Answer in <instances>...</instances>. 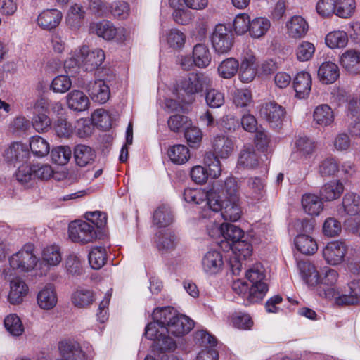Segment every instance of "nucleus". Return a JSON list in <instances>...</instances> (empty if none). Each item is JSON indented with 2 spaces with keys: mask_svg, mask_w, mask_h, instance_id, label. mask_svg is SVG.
Here are the masks:
<instances>
[{
  "mask_svg": "<svg viewBox=\"0 0 360 360\" xmlns=\"http://www.w3.org/2000/svg\"><path fill=\"white\" fill-rule=\"evenodd\" d=\"M219 158L212 153H207L204 158L205 164L208 167V175L212 178H218L221 173V165Z\"/></svg>",
  "mask_w": 360,
  "mask_h": 360,
  "instance_id": "obj_56",
  "label": "nucleus"
},
{
  "mask_svg": "<svg viewBox=\"0 0 360 360\" xmlns=\"http://www.w3.org/2000/svg\"><path fill=\"white\" fill-rule=\"evenodd\" d=\"M231 321L234 327L242 330L250 329L253 325V321L250 316L241 312L233 314Z\"/></svg>",
  "mask_w": 360,
  "mask_h": 360,
  "instance_id": "obj_64",
  "label": "nucleus"
},
{
  "mask_svg": "<svg viewBox=\"0 0 360 360\" xmlns=\"http://www.w3.org/2000/svg\"><path fill=\"white\" fill-rule=\"evenodd\" d=\"M91 99L99 103H105L110 98V89L102 79L89 82L86 87Z\"/></svg>",
  "mask_w": 360,
  "mask_h": 360,
  "instance_id": "obj_21",
  "label": "nucleus"
},
{
  "mask_svg": "<svg viewBox=\"0 0 360 360\" xmlns=\"http://www.w3.org/2000/svg\"><path fill=\"white\" fill-rule=\"evenodd\" d=\"M37 262V258L33 253L32 245H25L10 257L9 267L4 269L2 275L5 279H11L18 273L33 269Z\"/></svg>",
  "mask_w": 360,
  "mask_h": 360,
  "instance_id": "obj_4",
  "label": "nucleus"
},
{
  "mask_svg": "<svg viewBox=\"0 0 360 360\" xmlns=\"http://www.w3.org/2000/svg\"><path fill=\"white\" fill-rule=\"evenodd\" d=\"M224 259L221 252L216 250L207 251L201 261L202 271L208 275H216L220 273L224 267Z\"/></svg>",
  "mask_w": 360,
  "mask_h": 360,
  "instance_id": "obj_15",
  "label": "nucleus"
},
{
  "mask_svg": "<svg viewBox=\"0 0 360 360\" xmlns=\"http://www.w3.org/2000/svg\"><path fill=\"white\" fill-rule=\"evenodd\" d=\"M239 63L234 58L224 60L218 66L219 75L224 79L233 77L238 71Z\"/></svg>",
  "mask_w": 360,
  "mask_h": 360,
  "instance_id": "obj_43",
  "label": "nucleus"
},
{
  "mask_svg": "<svg viewBox=\"0 0 360 360\" xmlns=\"http://www.w3.org/2000/svg\"><path fill=\"white\" fill-rule=\"evenodd\" d=\"M77 61L87 71H92L99 67L105 60V53L101 49L92 51L88 46H83L77 51Z\"/></svg>",
  "mask_w": 360,
  "mask_h": 360,
  "instance_id": "obj_9",
  "label": "nucleus"
},
{
  "mask_svg": "<svg viewBox=\"0 0 360 360\" xmlns=\"http://www.w3.org/2000/svg\"><path fill=\"white\" fill-rule=\"evenodd\" d=\"M66 102L70 109L78 112L87 110L90 104L88 96L79 90L69 92L66 96Z\"/></svg>",
  "mask_w": 360,
  "mask_h": 360,
  "instance_id": "obj_23",
  "label": "nucleus"
},
{
  "mask_svg": "<svg viewBox=\"0 0 360 360\" xmlns=\"http://www.w3.org/2000/svg\"><path fill=\"white\" fill-rule=\"evenodd\" d=\"M205 101L207 105L210 108H217L224 104V96L219 90L210 89L206 91Z\"/></svg>",
  "mask_w": 360,
  "mask_h": 360,
  "instance_id": "obj_62",
  "label": "nucleus"
},
{
  "mask_svg": "<svg viewBox=\"0 0 360 360\" xmlns=\"http://www.w3.org/2000/svg\"><path fill=\"white\" fill-rule=\"evenodd\" d=\"M260 114L271 127L278 129L281 127L285 115L284 108L275 102H269L262 105Z\"/></svg>",
  "mask_w": 360,
  "mask_h": 360,
  "instance_id": "obj_14",
  "label": "nucleus"
},
{
  "mask_svg": "<svg viewBox=\"0 0 360 360\" xmlns=\"http://www.w3.org/2000/svg\"><path fill=\"white\" fill-rule=\"evenodd\" d=\"M210 79L202 74L191 72L182 79L179 84V88L188 95H193L200 92L205 85L210 83Z\"/></svg>",
  "mask_w": 360,
  "mask_h": 360,
  "instance_id": "obj_12",
  "label": "nucleus"
},
{
  "mask_svg": "<svg viewBox=\"0 0 360 360\" xmlns=\"http://www.w3.org/2000/svg\"><path fill=\"white\" fill-rule=\"evenodd\" d=\"M335 120L332 108L327 104H321L316 107L313 112L314 122L321 127H330Z\"/></svg>",
  "mask_w": 360,
  "mask_h": 360,
  "instance_id": "obj_27",
  "label": "nucleus"
},
{
  "mask_svg": "<svg viewBox=\"0 0 360 360\" xmlns=\"http://www.w3.org/2000/svg\"><path fill=\"white\" fill-rule=\"evenodd\" d=\"M84 17L85 12L83 7L75 4L71 6L68 11L66 22L72 29L77 30L82 26Z\"/></svg>",
  "mask_w": 360,
  "mask_h": 360,
  "instance_id": "obj_40",
  "label": "nucleus"
},
{
  "mask_svg": "<svg viewBox=\"0 0 360 360\" xmlns=\"http://www.w3.org/2000/svg\"><path fill=\"white\" fill-rule=\"evenodd\" d=\"M302 205L304 212L311 216H318L323 208L321 199L312 193L302 195Z\"/></svg>",
  "mask_w": 360,
  "mask_h": 360,
  "instance_id": "obj_32",
  "label": "nucleus"
},
{
  "mask_svg": "<svg viewBox=\"0 0 360 360\" xmlns=\"http://www.w3.org/2000/svg\"><path fill=\"white\" fill-rule=\"evenodd\" d=\"M195 339L202 347L196 360H218L219 354L215 349L216 338L205 330H199L195 334Z\"/></svg>",
  "mask_w": 360,
  "mask_h": 360,
  "instance_id": "obj_6",
  "label": "nucleus"
},
{
  "mask_svg": "<svg viewBox=\"0 0 360 360\" xmlns=\"http://www.w3.org/2000/svg\"><path fill=\"white\" fill-rule=\"evenodd\" d=\"M294 243L297 250L306 255H314L318 250L316 241L307 234H298Z\"/></svg>",
  "mask_w": 360,
  "mask_h": 360,
  "instance_id": "obj_33",
  "label": "nucleus"
},
{
  "mask_svg": "<svg viewBox=\"0 0 360 360\" xmlns=\"http://www.w3.org/2000/svg\"><path fill=\"white\" fill-rule=\"evenodd\" d=\"M340 63L349 72L356 74L360 72V51L354 49H348L340 56Z\"/></svg>",
  "mask_w": 360,
  "mask_h": 360,
  "instance_id": "obj_22",
  "label": "nucleus"
},
{
  "mask_svg": "<svg viewBox=\"0 0 360 360\" xmlns=\"http://www.w3.org/2000/svg\"><path fill=\"white\" fill-rule=\"evenodd\" d=\"M71 76L60 75L56 76L51 82V89L56 93L63 94L67 92L72 86Z\"/></svg>",
  "mask_w": 360,
  "mask_h": 360,
  "instance_id": "obj_55",
  "label": "nucleus"
},
{
  "mask_svg": "<svg viewBox=\"0 0 360 360\" xmlns=\"http://www.w3.org/2000/svg\"><path fill=\"white\" fill-rule=\"evenodd\" d=\"M58 297L53 285H45L37 295V304L44 310H50L57 304Z\"/></svg>",
  "mask_w": 360,
  "mask_h": 360,
  "instance_id": "obj_24",
  "label": "nucleus"
},
{
  "mask_svg": "<svg viewBox=\"0 0 360 360\" xmlns=\"http://www.w3.org/2000/svg\"><path fill=\"white\" fill-rule=\"evenodd\" d=\"M176 245V237L172 233L165 232L157 236L156 246L159 251L170 252L175 249Z\"/></svg>",
  "mask_w": 360,
  "mask_h": 360,
  "instance_id": "obj_46",
  "label": "nucleus"
},
{
  "mask_svg": "<svg viewBox=\"0 0 360 360\" xmlns=\"http://www.w3.org/2000/svg\"><path fill=\"white\" fill-rule=\"evenodd\" d=\"M68 235L72 241L82 244L91 243L97 237L94 225L82 220L74 221L69 224Z\"/></svg>",
  "mask_w": 360,
  "mask_h": 360,
  "instance_id": "obj_5",
  "label": "nucleus"
},
{
  "mask_svg": "<svg viewBox=\"0 0 360 360\" xmlns=\"http://www.w3.org/2000/svg\"><path fill=\"white\" fill-rule=\"evenodd\" d=\"M56 135L61 138H68L73 133V126L66 119L60 117L53 124Z\"/></svg>",
  "mask_w": 360,
  "mask_h": 360,
  "instance_id": "obj_60",
  "label": "nucleus"
},
{
  "mask_svg": "<svg viewBox=\"0 0 360 360\" xmlns=\"http://www.w3.org/2000/svg\"><path fill=\"white\" fill-rule=\"evenodd\" d=\"M342 211L340 214L355 216L360 213V195L355 192H347L342 200Z\"/></svg>",
  "mask_w": 360,
  "mask_h": 360,
  "instance_id": "obj_30",
  "label": "nucleus"
},
{
  "mask_svg": "<svg viewBox=\"0 0 360 360\" xmlns=\"http://www.w3.org/2000/svg\"><path fill=\"white\" fill-rule=\"evenodd\" d=\"M208 233L212 238L222 236L226 240L229 247L232 246L233 243H236L240 240L243 237V231L239 227L229 224L214 223L212 229H207Z\"/></svg>",
  "mask_w": 360,
  "mask_h": 360,
  "instance_id": "obj_10",
  "label": "nucleus"
},
{
  "mask_svg": "<svg viewBox=\"0 0 360 360\" xmlns=\"http://www.w3.org/2000/svg\"><path fill=\"white\" fill-rule=\"evenodd\" d=\"M348 41V34L343 30L329 32L325 37V44L331 49H343L347 46Z\"/></svg>",
  "mask_w": 360,
  "mask_h": 360,
  "instance_id": "obj_31",
  "label": "nucleus"
},
{
  "mask_svg": "<svg viewBox=\"0 0 360 360\" xmlns=\"http://www.w3.org/2000/svg\"><path fill=\"white\" fill-rule=\"evenodd\" d=\"M315 50L316 48L313 43L302 41L295 49L296 58L300 62L309 61L313 58Z\"/></svg>",
  "mask_w": 360,
  "mask_h": 360,
  "instance_id": "obj_49",
  "label": "nucleus"
},
{
  "mask_svg": "<svg viewBox=\"0 0 360 360\" xmlns=\"http://www.w3.org/2000/svg\"><path fill=\"white\" fill-rule=\"evenodd\" d=\"M234 257L246 259L252 255V247L245 240H240L230 247Z\"/></svg>",
  "mask_w": 360,
  "mask_h": 360,
  "instance_id": "obj_54",
  "label": "nucleus"
},
{
  "mask_svg": "<svg viewBox=\"0 0 360 360\" xmlns=\"http://www.w3.org/2000/svg\"><path fill=\"white\" fill-rule=\"evenodd\" d=\"M90 31L105 40L108 41L116 39L117 41H123L125 37L124 28H116L112 22L107 20L91 23L90 25Z\"/></svg>",
  "mask_w": 360,
  "mask_h": 360,
  "instance_id": "obj_11",
  "label": "nucleus"
},
{
  "mask_svg": "<svg viewBox=\"0 0 360 360\" xmlns=\"http://www.w3.org/2000/svg\"><path fill=\"white\" fill-rule=\"evenodd\" d=\"M349 294H343L336 298L339 305L355 304L360 299V279H354L349 284Z\"/></svg>",
  "mask_w": 360,
  "mask_h": 360,
  "instance_id": "obj_35",
  "label": "nucleus"
},
{
  "mask_svg": "<svg viewBox=\"0 0 360 360\" xmlns=\"http://www.w3.org/2000/svg\"><path fill=\"white\" fill-rule=\"evenodd\" d=\"M293 87L299 98H307L311 87V77L307 72H298L293 80Z\"/></svg>",
  "mask_w": 360,
  "mask_h": 360,
  "instance_id": "obj_26",
  "label": "nucleus"
},
{
  "mask_svg": "<svg viewBox=\"0 0 360 360\" xmlns=\"http://www.w3.org/2000/svg\"><path fill=\"white\" fill-rule=\"evenodd\" d=\"M211 42L217 53H226L233 45V34L225 25H217L212 34Z\"/></svg>",
  "mask_w": 360,
  "mask_h": 360,
  "instance_id": "obj_7",
  "label": "nucleus"
},
{
  "mask_svg": "<svg viewBox=\"0 0 360 360\" xmlns=\"http://www.w3.org/2000/svg\"><path fill=\"white\" fill-rule=\"evenodd\" d=\"M251 20L247 13H240L236 16L233 21V28L236 34L242 35L248 31L250 32Z\"/></svg>",
  "mask_w": 360,
  "mask_h": 360,
  "instance_id": "obj_59",
  "label": "nucleus"
},
{
  "mask_svg": "<svg viewBox=\"0 0 360 360\" xmlns=\"http://www.w3.org/2000/svg\"><path fill=\"white\" fill-rule=\"evenodd\" d=\"M51 124V120L45 113L34 114L32 120L33 128L39 133L47 131Z\"/></svg>",
  "mask_w": 360,
  "mask_h": 360,
  "instance_id": "obj_57",
  "label": "nucleus"
},
{
  "mask_svg": "<svg viewBox=\"0 0 360 360\" xmlns=\"http://www.w3.org/2000/svg\"><path fill=\"white\" fill-rule=\"evenodd\" d=\"M295 148L300 155L307 156L313 153L315 143L307 137H300L295 141Z\"/></svg>",
  "mask_w": 360,
  "mask_h": 360,
  "instance_id": "obj_58",
  "label": "nucleus"
},
{
  "mask_svg": "<svg viewBox=\"0 0 360 360\" xmlns=\"http://www.w3.org/2000/svg\"><path fill=\"white\" fill-rule=\"evenodd\" d=\"M43 261L50 266H56L61 262L60 249L56 245L45 248L42 252Z\"/></svg>",
  "mask_w": 360,
  "mask_h": 360,
  "instance_id": "obj_53",
  "label": "nucleus"
},
{
  "mask_svg": "<svg viewBox=\"0 0 360 360\" xmlns=\"http://www.w3.org/2000/svg\"><path fill=\"white\" fill-rule=\"evenodd\" d=\"M344 188V185L340 180H331L321 187L320 190L321 199L326 201L335 200L340 197Z\"/></svg>",
  "mask_w": 360,
  "mask_h": 360,
  "instance_id": "obj_28",
  "label": "nucleus"
},
{
  "mask_svg": "<svg viewBox=\"0 0 360 360\" xmlns=\"http://www.w3.org/2000/svg\"><path fill=\"white\" fill-rule=\"evenodd\" d=\"M106 250L103 247H94L89 253V262L94 269H100L106 262Z\"/></svg>",
  "mask_w": 360,
  "mask_h": 360,
  "instance_id": "obj_45",
  "label": "nucleus"
},
{
  "mask_svg": "<svg viewBox=\"0 0 360 360\" xmlns=\"http://www.w3.org/2000/svg\"><path fill=\"white\" fill-rule=\"evenodd\" d=\"M214 188L221 195L222 200L240 199V184L238 181L233 176L226 178L220 186L214 184L212 188Z\"/></svg>",
  "mask_w": 360,
  "mask_h": 360,
  "instance_id": "obj_19",
  "label": "nucleus"
},
{
  "mask_svg": "<svg viewBox=\"0 0 360 360\" xmlns=\"http://www.w3.org/2000/svg\"><path fill=\"white\" fill-rule=\"evenodd\" d=\"M234 140L226 135L221 134L213 137L212 141V155L221 159L230 157L236 150Z\"/></svg>",
  "mask_w": 360,
  "mask_h": 360,
  "instance_id": "obj_13",
  "label": "nucleus"
},
{
  "mask_svg": "<svg viewBox=\"0 0 360 360\" xmlns=\"http://www.w3.org/2000/svg\"><path fill=\"white\" fill-rule=\"evenodd\" d=\"M52 160L60 165L67 164L72 156V150L69 146H61L53 148L51 153Z\"/></svg>",
  "mask_w": 360,
  "mask_h": 360,
  "instance_id": "obj_51",
  "label": "nucleus"
},
{
  "mask_svg": "<svg viewBox=\"0 0 360 360\" xmlns=\"http://www.w3.org/2000/svg\"><path fill=\"white\" fill-rule=\"evenodd\" d=\"M4 326L7 331L13 336H20L24 331L20 319L16 314H10L4 319Z\"/></svg>",
  "mask_w": 360,
  "mask_h": 360,
  "instance_id": "obj_52",
  "label": "nucleus"
},
{
  "mask_svg": "<svg viewBox=\"0 0 360 360\" xmlns=\"http://www.w3.org/2000/svg\"><path fill=\"white\" fill-rule=\"evenodd\" d=\"M72 302L78 308H84L91 305L95 300L94 292L86 288H78L72 295Z\"/></svg>",
  "mask_w": 360,
  "mask_h": 360,
  "instance_id": "obj_38",
  "label": "nucleus"
},
{
  "mask_svg": "<svg viewBox=\"0 0 360 360\" xmlns=\"http://www.w3.org/2000/svg\"><path fill=\"white\" fill-rule=\"evenodd\" d=\"M166 41L173 49H181L186 42L185 34L178 29H171L166 33Z\"/></svg>",
  "mask_w": 360,
  "mask_h": 360,
  "instance_id": "obj_48",
  "label": "nucleus"
},
{
  "mask_svg": "<svg viewBox=\"0 0 360 360\" xmlns=\"http://www.w3.org/2000/svg\"><path fill=\"white\" fill-rule=\"evenodd\" d=\"M184 197L186 202L200 205L206 201V205L203 208L201 216L203 218H210L213 214H216L220 210L219 194L217 189L211 188L208 191H205L198 188H186L184 192Z\"/></svg>",
  "mask_w": 360,
  "mask_h": 360,
  "instance_id": "obj_3",
  "label": "nucleus"
},
{
  "mask_svg": "<svg viewBox=\"0 0 360 360\" xmlns=\"http://www.w3.org/2000/svg\"><path fill=\"white\" fill-rule=\"evenodd\" d=\"M297 266L302 279L309 287H319L321 297L330 298L333 296V286L339 278L335 269L328 266L319 268L308 260L298 261Z\"/></svg>",
  "mask_w": 360,
  "mask_h": 360,
  "instance_id": "obj_2",
  "label": "nucleus"
},
{
  "mask_svg": "<svg viewBox=\"0 0 360 360\" xmlns=\"http://www.w3.org/2000/svg\"><path fill=\"white\" fill-rule=\"evenodd\" d=\"M347 250V245L344 242L335 240L328 243L323 248L321 255L327 264L338 266L344 262Z\"/></svg>",
  "mask_w": 360,
  "mask_h": 360,
  "instance_id": "obj_8",
  "label": "nucleus"
},
{
  "mask_svg": "<svg viewBox=\"0 0 360 360\" xmlns=\"http://www.w3.org/2000/svg\"><path fill=\"white\" fill-rule=\"evenodd\" d=\"M238 164L246 168H254L258 165V159L252 147H245L242 150Z\"/></svg>",
  "mask_w": 360,
  "mask_h": 360,
  "instance_id": "obj_47",
  "label": "nucleus"
},
{
  "mask_svg": "<svg viewBox=\"0 0 360 360\" xmlns=\"http://www.w3.org/2000/svg\"><path fill=\"white\" fill-rule=\"evenodd\" d=\"M30 148L32 153L39 158L45 157L50 152L49 141L39 135L33 136L30 139Z\"/></svg>",
  "mask_w": 360,
  "mask_h": 360,
  "instance_id": "obj_42",
  "label": "nucleus"
},
{
  "mask_svg": "<svg viewBox=\"0 0 360 360\" xmlns=\"http://www.w3.org/2000/svg\"><path fill=\"white\" fill-rule=\"evenodd\" d=\"M250 35L255 39L264 36L271 27L270 20L264 17H257L251 20Z\"/></svg>",
  "mask_w": 360,
  "mask_h": 360,
  "instance_id": "obj_41",
  "label": "nucleus"
},
{
  "mask_svg": "<svg viewBox=\"0 0 360 360\" xmlns=\"http://www.w3.org/2000/svg\"><path fill=\"white\" fill-rule=\"evenodd\" d=\"M4 156L10 162L24 163L30 158V150L26 144L18 141L13 142L5 150Z\"/></svg>",
  "mask_w": 360,
  "mask_h": 360,
  "instance_id": "obj_17",
  "label": "nucleus"
},
{
  "mask_svg": "<svg viewBox=\"0 0 360 360\" xmlns=\"http://www.w3.org/2000/svg\"><path fill=\"white\" fill-rule=\"evenodd\" d=\"M339 170V165L334 158H326L319 165V172L322 176L335 175Z\"/></svg>",
  "mask_w": 360,
  "mask_h": 360,
  "instance_id": "obj_63",
  "label": "nucleus"
},
{
  "mask_svg": "<svg viewBox=\"0 0 360 360\" xmlns=\"http://www.w3.org/2000/svg\"><path fill=\"white\" fill-rule=\"evenodd\" d=\"M285 27L288 35L295 39L304 37L309 30L307 22L300 15L292 16L286 22Z\"/></svg>",
  "mask_w": 360,
  "mask_h": 360,
  "instance_id": "obj_20",
  "label": "nucleus"
},
{
  "mask_svg": "<svg viewBox=\"0 0 360 360\" xmlns=\"http://www.w3.org/2000/svg\"><path fill=\"white\" fill-rule=\"evenodd\" d=\"M173 219L170 207L162 205L155 210L153 216V224L159 228L166 227L173 222Z\"/></svg>",
  "mask_w": 360,
  "mask_h": 360,
  "instance_id": "obj_37",
  "label": "nucleus"
},
{
  "mask_svg": "<svg viewBox=\"0 0 360 360\" xmlns=\"http://www.w3.org/2000/svg\"><path fill=\"white\" fill-rule=\"evenodd\" d=\"M247 197L253 200L263 199L266 194L265 182L259 177H251L248 180Z\"/></svg>",
  "mask_w": 360,
  "mask_h": 360,
  "instance_id": "obj_36",
  "label": "nucleus"
},
{
  "mask_svg": "<svg viewBox=\"0 0 360 360\" xmlns=\"http://www.w3.org/2000/svg\"><path fill=\"white\" fill-rule=\"evenodd\" d=\"M10 283V291L8 293V301L12 304H18L21 303L26 296L28 287L26 283L20 278L8 279Z\"/></svg>",
  "mask_w": 360,
  "mask_h": 360,
  "instance_id": "obj_25",
  "label": "nucleus"
},
{
  "mask_svg": "<svg viewBox=\"0 0 360 360\" xmlns=\"http://www.w3.org/2000/svg\"><path fill=\"white\" fill-rule=\"evenodd\" d=\"M193 58L195 65L199 68H206L211 63L210 51L205 44H198L193 49Z\"/></svg>",
  "mask_w": 360,
  "mask_h": 360,
  "instance_id": "obj_39",
  "label": "nucleus"
},
{
  "mask_svg": "<svg viewBox=\"0 0 360 360\" xmlns=\"http://www.w3.org/2000/svg\"><path fill=\"white\" fill-rule=\"evenodd\" d=\"M267 291L268 286L264 282L254 283L248 290V299L252 302H258L264 297Z\"/></svg>",
  "mask_w": 360,
  "mask_h": 360,
  "instance_id": "obj_61",
  "label": "nucleus"
},
{
  "mask_svg": "<svg viewBox=\"0 0 360 360\" xmlns=\"http://www.w3.org/2000/svg\"><path fill=\"white\" fill-rule=\"evenodd\" d=\"M339 68L335 63L330 61L323 63L318 70V78L326 84H333L339 77Z\"/></svg>",
  "mask_w": 360,
  "mask_h": 360,
  "instance_id": "obj_29",
  "label": "nucleus"
},
{
  "mask_svg": "<svg viewBox=\"0 0 360 360\" xmlns=\"http://www.w3.org/2000/svg\"><path fill=\"white\" fill-rule=\"evenodd\" d=\"M74 157L77 165L85 167L94 162L96 153L91 147L80 144L75 146Z\"/></svg>",
  "mask_w": 360,
  "mask_h": 360,
  "instance_id": "obj_34",
  "label": "nucleus"
},
{
  "mask_svg": "<svg viewBox=\"0 0 360 360\" xmlns=\"http://www.w3.org/2000/svg\"><path fill=\"white\" fill-rule=\"evenodd\" d=\"M153 322L147 325L145 335L155 342L162 352H173L176 342L167 334L179 337L188 333L194 326L193 320L171 307L157 308L153 313Z\"/></svg>",
  "mask_w": 360,
  "mask_h": 360,
  "instance_id": "obj_1",
  "label": "nucleus"
},
{
  "mask_svg": "<svg viewBox=\"0 0 360 360\" xmlns=\"http://www.w3.org/2000/svg\"><path fill=\"white\" fill-rule=\"evenodd\" d=\"M62 18L63 14L59 10L46 9L39 14L37 23L43 30H51L58 26Z\"/></svg>",
  "mask_w": 360,
  "mask_h": 360,
  "instance_id": "obj_18",
  "label": "nucleus"
},
{
  "mask_svg": "<svg viewBox=\"0 0 360 360\" xmlns=\"http://www.w3.org/2000/svg\"><path fill=\"white\" fill-rule=\"evenodd\" d=\"M168 156L172 162L181 165L188 160L190 153L186 146L178 144L173 146L169 149Z\"/></svg>",
  "mask_w": 360,
  "mask_h": 360,
  "instance_id": "obj_44",
  "label": "nucleus"
},
{
  "mask_svg": "<svg viewBox=\"0 0 360 360\" xmlns=\"http://www.w3.org/2000/svg\"><path fill=\"white\" fill-rule=\"evenodd\" d=\"M219 199L221 207L217 212L221 211V215L224 220L231 221H238L242 215L240 200H222L221 195H220Z\"/></svg>",
  "mask_w": 360,
  "mask_h": 360,
  "instance_id": "obj_16",
  "label": "nucleus"
},
{
  "mask_svg": "<svg viewBox=\"0 0 360 360\" xmlns=\"http://www.w3.org/2000/svg\"><path fill=\"white\" fill-rule=\"evenodd\" d=\"M335 15L342 18H349L356 10L355 0H336Z\"/></svg>",
  "mask_w": 360,
  "mask_h": 360,
  "instance_id": "obj_50",
  "label": "nucleus"
}]
</instances>
